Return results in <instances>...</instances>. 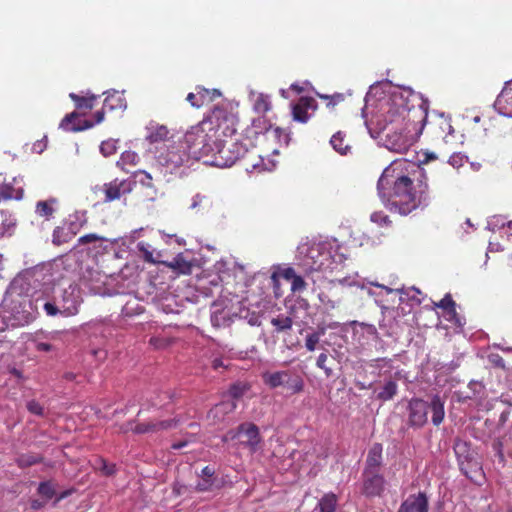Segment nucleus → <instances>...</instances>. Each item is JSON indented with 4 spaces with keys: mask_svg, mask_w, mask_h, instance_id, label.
<instances>
[{
    "mask_svg": "<svg viewBox=\"0 0 512 512\" xmlns=\"http://www.w3.org/2000/svg\"><path fill=\"white\" fill-rule=\"evenodd\" d=\"M74 236L73 231L69 230V228L63 224L53 230L52 242L54 245L60 246L69 242Z\"/></svg>",
    "mask_w": 512,
    "mask_h": 512,
    "instance_id": "obj_40",
    "label": "nucleus"
},
{
    "mask_svg": "<svg viewBox=\"0 0 512 512\" xmlns=\"http://www.w3.org/2000/svg\"><path fill=\"white\" fill-rule=\"evenodd\" d=\"M210 124V128L217 138L229 137L235 134L237 130L238 117L228 106H216L210 114L203 120Z\"/></svg>",
    "mask_w": 512,
    "mask_h": 512,
    "instance_id": "obj_10",
    "label": "nucleus"
},
{
    "mask_svg": "<svg viewBox=\"0 0 512 512\" xmlns=\"http://www.w3.org/2000/svg\"><path fill=\"white\" fill-rule=\"evenodd\" d=\"M42 295L39 308H42L46 315L51 317L75 316L83 302L81 288L78 284L66 279L54 282L51 274L42 289Z\"/></svg>",
    "mask_w": 512,
    "mask_h": 512,
    "instance_id": "obj_6",
    "label": "nucleus"
},
{
    "mask_svg": "<svg viewBox=\"0 0 512 512\" xmlns=\"http://www.w3.org/2000/svg\"><path fill=\"white\" fill-rule=\"evenodd\" d=\"M398 392V385L394 380H387L376 391V398L380 401L391 400Z\"/></svg>",
    "mask_w": 512,
    "mask_h": 512,
    "instance_id": "obj_36",
    "label": "nucleus"
},
{
    "mask_svg": "<svg viewBox=\"0 0 512 512\" xmlns=\"http://www.w3.org/2000/svg\"><path fill=\"white\" fill-rule=\"evenodd\" d=\"M437 307L442 308L448 312V310L452 309L456 306L454 300L452 299L450 294H446L439 303L436 304Z\"/></svg>",
    "mask_w": 512,
    "mask_h": 512,
    "instance_id": "obj_64",
    "label": "nucleus"
},
{
    "mask_svg": "<svg viewBox=\"0 0 512 512\" xmlns=\"http://www.w3.org/2000/svg\"><path fill=\"white\" fill-rule=\"evenodd\" d=\"M56 204H57V200L55 198H50L45 201H38L36 204L35 212L40 217L49 219L50 217H52V215L55 211Z\"/></svg>",
    "mask_w": 512,
    "mask_h": 512,
    "instance_id": "obj_42",
    "label": "nucleus"
},
{
    "mask_svg": "<svg viewBox=\"0 0 512 512\" xmlns=\"http://www.w3.org/2000/svg\"><path fill=\"white\" fill-rule=\"evenodd\" d=\"M446 320L453 322L457 327H463L464 321L462 318L457 314L456 307H453L452 309L448 310L446 313Z\"/></svg>",
    "mask_w": 512,
    "mask_h": 512,
    "instance_id": "obj_61",
    "label": "nucleus"
},
{
    "mask_svg": "<svg viewBox=\"0 0 512 512\" xmlns=\"http://www.w3.org/2000/svg\"><path fill=\"white\" fill-rule=\"evenodd\" d=\"M162 264L183 275L190 274L193 267L192 261L188 260L182 253L177 254L171 261H163Z\"/></svg>",
    "mask_w": 512,
    "mask_h": 512,
    "instance_id": "obj_29",
    "label": "nucleus"
},
{
    "mask_svg": "<svg viewBox=\"0 0 512 512\" xmlns=\"http://www.w3.org/2000/svg\"><path fill=\"white\" fill-rule=\"evenodd\" d=\"M23 178L14 177L12 182L4 183L0 189V195L5 200H20L23 197Z\"/></svg>",
    "mask_w": 512,
    "mask_h": 512,
    "instance_id": "obj_27",
    "label": "nucleus"
},
{
    "mask_svg": "<svg viewBox=\"0 0 512 512\" xmlns=\"http://www.w3.org/2000/svg\"><path fill=\"white\" fill-rule=\"evenodd\" d=\"M339 283L347 286H357L362 289L366 288L365 280L362 279L358 274L339 279Z\"/></svg>",
    "mask_w": 512,
    "mask_h": 512,
    "instance_id": "obj_51",
    "label": "nucleus"
},
{
    "mask_svg": "<svg viewBox=\"0 0 512 512\" xmlns=\"http://www.w3.org/2000/svg\"><path fill=\"white\" fill-rule=\"evenodd\" d=\"M263 382L271 389L285 388L290 394H298L304 389V380L296 372L281 370L265 372L262 375Z\"/></svg>",
    "mask_w": 512,
    "mask_h": 512,
    "instance_id": "obj_11",
    "label": "nucleus"
},
{
    "mask_svg": "<svg viewBox=\"0 0 512 512\" xmlns=\"http://www.w3.org/2000/svg\"><path fill=\"white\" fill-rule=\"evenodd\" d=\"M377 194L386 209L402 216L423 210L431 202L425 170L407 160H394L383 170Z\"/></svg>",
    "mask_w": 512,
    "mask_h": 512,
    "instance_id": "obj_2",
    "label": "nucleus"
},
{
    "mask_svg": "<svg viewBox=\"0 0 512 512\" xmlns=\"http://www.w3.org/2000/svg\"><path fill=\"white\" fill-rule=\"evenodd\" d=\"M38 493L47 499H51L55 495L53 484L49 481L41 482L38 486Z\"/></svg>",
    "mask_w": 512,
    "mask_h": 512,
    "instance_id": "obj_55",
    "label": "nucleus"
},
{
    "mask_svg": "<svg viewBox=\"0 0 512 512\" xmlns=\"http://www.w3.org/2000/svg\"><path fill=\"white\" fill-rule=\"evenodd\" d=\"M370 219L380 226H388L390 224L389 217L381 211L372 213Z\"/></svg>",
    "mask_w": 512,
    "mask_h": 512,
    "instance_id": "obj_59",
    "label": "nucleus"
},
{
    "mask_svg": "<svg viewBox=\"0 0 512 512\" xmlns=\"http://www.w3.org/2000/svg\"><path fill=\"white\" fill-rule=\"evenodd\" d=\"M445 401L435 394L431 397L430 402L421 398H412L407 405L408 425L418 429L423 427L428 421V411H431V421L434 426H439L445 417Z\"/></svg>",
    "mask_w": 512,
    "mask_h": 512,
    "instance_id": "obj_9",
    "label": "nucleus"
},
{
    "mask_svg": "<svg viewBox=\"0 0 512 512\" xmlns=\"http://www.w3.org/2000/svg\"><path fill=\"white\" fill-rule=\"evenodd\" d=\"M272 273L269 276V281L275 289L279 286V276L291 282V291L293 293H301L306 289V282L302 273H297L293 267L281 268L279 265L272 267Z\"/></svg>",
    "mask_w": 512,
    "mask_h": 512,
    "instance_id": "obj_13",
    "label": "nucleus"
},
{
    "mask_svg": "<svg viewBox=\"0 0 512 512\" xmlns=\"http://www.w3.org/2000/svg\"><path fill=\"white\" fill-rule=\"evenodd\" d=\"M167 135L168 130L165 126L152 128L146 136V141L149 142L148 152L154 155L155 146L165 142H172L171 140H166Z\"/></svg>",
    "mask_w": 512,
    "mask_h": 512,
    "instance_id": "obj_30",
    "label": "nucleus"
},
{
    "mask_svg": "<svg viewBox=\"0 0 512 512\" xmlns=\"http://www.w3.org/2000/svg\"><path fill=\"white\" fill-rule=\"evenodd\" d=\"M203 120L191 126L181 138L194 162L202 161L205 165L228 168L234 165L248 151L252 142H232L225 147L224 140L217 138Z\"/></svg>",
    "mask_w": 512,
    "mask_h": 512,
    "instance_id": "obj_4",
    "label": "nucleus"
},
{
    "mask_svg": "<svg viewBox=\"0 0 512 512\" xmlns=\"http://www.w3.org/2000/svg\"><path fill=\"white\" fill-rule=\"evenodd\" d=\"M35 348L37 351L40 352H56L55 351V345L51 344L47 339H45V336L43 335L42 338L37 337L34 340Z\"/></svg>",
    "mask_w": 512,
    "mask_h": 512,
    "instance_id": "obj_52",
    "label": "nucleus"
},
{
    "mask_svg": "<svg viewBox=\"0 0 512 512\" xmlns=\"http://www.w3.org/2000/svg\"><path fill=\"white\" fill-rule=\"evenodd\" d=\"M386 488V480L379 471L363 470L362 493L366 497L381 496Z\"/></svg>",
    "mask_w": 512,
    "mask_h": 512,
    "instance_id": "obj_15",
    "label": "nucleus"
},
{
    "mask_svg": "<svg viewBox=\"0 0 512 512\" xmlns=\"http://www.w3.org/2000/svg\"><path fill=\"white\" fill-rule=\"evenodd\" d=\"M70 99L75 103V106L78 109H92L94 106V101L97 99V96L94 94H90L88 97L79 96L76 93L69 94Z\"/></svg>",
    "mask_w": 512,
    "mask_h": 512,
    "instance_id": "obj_46",
    "label": "nucleus"
},
{
    "mask_svg": "<svg viewBox=\"0 0 512 512\" xmlns=\"http://www.w3.org/2000/svg\"><path fill=\"white\" fill-rule=\"evenodd\" d=\"M231 438L235 439L241 436L246 437L245 441H241V444L248 448L251 453H255L260 449L262 438L260 436L259 428L251 422L241 423L235 432H230Z\"/></svg>",
    "mask_w": 512,
    "mask_h": 512,
    "instance_id": "obj_14",
    "label": "nucleus"
},
{
    "mask_svg": "<svg viewBox=\"0 0 512 512\" xmlns=\"http://www.w3.org/2000/svg\"><path fill=\"white\" fill-rule=\"evenodd\" d=\"M265 138L267 140H273L280 145L287 146L290 141V135L289 133L285 132L283 129L279 127H271L268 129V133L266 134Z\"/></svg>",
    "mask_w": 512,
    "mask_h": 512,
    "instance_id": "obj_44",
    "label": "nucleus"
},
{
    "mask_svg": "<svg viewBox=\"0 0 512 512\" xmlns=\"http://www.w3.org/2000/svg\"><path fill=\"white\" fill-rule=\"evenodd\" d=\"M139 160L138 154L134 151H124L120 159L117 161V166L124 167L125 165L131 164L135 165L137 164Z\"/></svg>",
    "mask_w": 512,
    "mask_h": 512,
    "instance_id": "obj_48",
    "label": "nucleus"
},
{
    "mask_svg": "<svg viewBox=\"0 0 512 512\" xmlns=\"http://www.w3.org/2000/svg\"><path fill=\"white\" fill-rule=\"evenodd\" d=\"M506 227V218L501 215H494L487 221L486 228L492 232Z\"/></svg>",
    "mask_w": 512,
    "mask_h": 512,
    "instance_id": "obj_49",
    "label": "nucleus"
},
{
    "mask_svg": "<svg viewBox=\"0 0 512 512\" xmlns=\"http://www.w3.org/2000/svg\"><path fill=\"white\" fill-rule=\"evenodd\" d=\"M86 211H76L73 214L69 215L68 219L64 223L69 230L73 231V234L76 235L80 229L87 223Z\"/></svg>",
    "mask_w": 512,
    "mask_h": 512,
    "instance_id": "obj_35",
    "label": "nucleus"
},
{
    "mask_svg": "<svg viewBox=\"0 0 512 512\" xmlns=\"http://www.w3.org/2000/svg\"><path fill=\"white\" fill-rule=\"evenodd\" d=\"M468 161V157L460 152L453 153L449 159L448 164L455 169L461 168Z\"/></svg>",
    "mask_w": 512,
    "mask_h": 512,
    "instance_id": "obj_54",
    "label": "nucleus"
},
{
    "mask_svg": "<svg viewBox=\"0 0 512 512\" xmlns=\"http://www.w3.org/2000/svg\"><path fill=\"white\" fill-rule=\"evenodd\" d=\"M260 162L261 163L253 164V168L263 171H272L276 166V162L274 160L267 159V161H265L264 158L260 157Z\"/></svg>",
    "mask_w": 512,
    "mask_h": 512,
    "instance_id": "obj_62",
    "label": "nucleus"
},
{
    "mask_svg": "<svg viewBox=\"0 0 512 512\" xmlns=\"http://www.w3.org/2000/svg\"><path fill=\"white\" fill-rule=\"evenodd\" d=\"M345 135L338 131L330 139V144L332 148L341 155H346L350 151V146L348 144H344Z\"/></svg>",
    "mask_w": 512,
    "mask_h": 512,
    "instance_id": "obj_45",
    "label": "nucleus"
},
{
    "mask_svg": "<svg viewBox=\"0 0 512 512\" xmlns=\"http://www.w3.org/2000/svg\"><path fill=\"white\" fill-rule=\"evenodd\" d=\"M410 98L421 96L409 87H396L389 82L375 83L366 93L361 111L365 126L370 136L390 151L405 153L413 144Z\"/></svg>",
    "mask_w": 512,
    "mask_h": 512,
    "instance_id": "obj_1",
    "label": "nucleus"
},
{
    "mask_svg": "<svg viewBox=\"0 0 512 512\" xmlns=\"http://www.w3.org/2000/svg\"><path fill=\"white\" fill-rule=\"evenodd\" d=\"M494 108L499 114L512 118V79L505 83L497 96Z\"/></svg>",
    "mask_w": 512,
    "mask_h": 512,
    "instance_id": "obj_23",
    "label": "nucleus"
},
{
    "mask_svg": "<svg viewBox=\"0 0 512 512\" xmlns=\"http://www.w3.org/2000/svg\"><path fill=\"white\" fill-rule=\"evenodd\" d=\"M271 324L274 326L276 333H282L291 330L293 320L290 316L279 314L271 319Z\"/></svg>",
    "mask_w": 512,
    "mask_h": 512,
    "instance_id": "obj_43",
    "label": "nucleus"
},
{
    "mask_svg": "<svg viewBox=\"0 0 512 512\" xmlns=\"http://www.w3.org/2000/svg\"><path fill=\"white\" fill-rule=\"evenodd\" d=\"M271 127L272 125L264 117H258L254 119L251 126L245 130L244 138L242 140H236L235 142L249 143V141H251L252 145L249 147L250 150L255 145L253 138H258L260 135L265 137L268 133V129Z\"/></svg>",
    "mask_w": 512,
    "mask_h": 512,
    "instance_id": "obj_25",
    "label": "nucleus"
},
{
    "mask_svg": "<svg viewBox=\"0 0 512 512\" xmlns=\"http://www.w3.org/2000/svg\"><path fill=\"white\" fill-rule=\"evenodd\" d=\"M170 342L171 340L169 337L161 334L152 336L149 340L150 345H152L156 349L165 348L170 344Z\"/></svg>",
    "mask_w": 512,
    "mask_h": 512,
    "instance_id": "obj_56",
    "label": "nucleus"
},
{
    "mask_svg": "<svg viewBox=\"0 0 512 512\" xmlns=\"http://www.w3.org/2000/svg\"><path fill=\"white\" fill-rule=\"evenodd\" d=\"M453 449L461 472L467 478L473 479V473L480 470V463L476 460L470 444L462 439H456Z\"/></svg>",
    "mask_w": 512,
    "mask_h": 512,
    "instance_id": "obj_12",
    "label": "nucleus"
},
{
    "mask_svg": "<svg viewBox=\"0 0 512 512\" xmlns=\"http://www.w3.org/2000/svg\"><path fill=\"white\" fill-rule=\"evenodd\" d=\"M39 460L40 459L37 456L25 454L18 457L17 463L20 467H29L38 463Z\"/></svg>",
    "mask_w": 512,
    "mask_h": 512,
    "instance_id": "obj_57",
    "label": "nucleus"
},
{
    "mask_svg": "<svg viewBox=\"0 0 512 512\" xmlns=\"http://www.w3.org/2000/svg\"><path fill=\"white\" fill-rule=\"evenodd\" d=\"M368 284L371 286H376L378 288H381V289L385 290L388 294L393 293V292L399 293L400 303H407L410 307L418 306L422 303V298H421L422 293L418 288H416L414 286L408 287V288L402 287V288L392 289V288H389V287L379 284V283L368 282Z\"/></svg>",
    "mask_w": 512,
    "mask_h": 512,
    "instance_id": "obj_17",
    "label": "nucleus"
},
{
    "mask_svg": "<svg viewBox=\"0 0 512 512\" xmlns=\"http://www.w3.org/2000/svg\"><path fill=\"white\" fill-rule=\"evenodd\" d=\"M30 320V314L26 312L13 313V310L0 311V332L9 328L24 326Z\"/></svg>",
    "mask_w": 512,
    "mask_h": 512,
    "instance_id": "obj_22",
    "label": "nucleus"
},
{
    "mask_svg": "<svg viewBox=\"0 0 512 512\" xmlns=\"http://www.w3.org/2000/svg\"><path fill=\"white\" fill-rule=\"evenodd\" d=\"M320 342V339L315 335L314 333H308L305 338V348L312 352L316 350L318 343Z\"/></svg>",
    "mask_w": 512,
    "mask_h": 512,
    "instance_id": "obj_60",
    "label": "nucleus"
},
{
    "mask_svg": "<svg viewBox=\"0 0 512 512\" xmlns=\"http://www.w3.org/2000/svg\"><path fill=\"white\" fill-rule=\"evenodd\" d=\"M50 279L44 268H33L19 273L9 284L6 293L14 296H29L34 309L38 310L43 298L42 289Z\"/></svg>",
    "mask_w": 512,
    "mask_h": 512,
    "instance_id": "obj_8",
    "label": "nucleus"
},
{
    "mask_svg": "<svg viewBox=\"0 0 512 512\" xmlns=\"http://www.w3.org/2000/svg\"><path fill=\"white\" fill-rule=\"evenodd\" d=\"M336 239H305L297 247L295 266L304 276L315 282V274L331 273L344 262Z\"/></svg>",
    "mask_w": 512,
    "mask_h": 512,
    "instance_id": "obj_5",
    "label": "nucleus"
},
{
    "mask_svg": "<svg viewBox=\"0 0 512 512\" xmlns=\"http://www.w3.org/2000/svg\"><path fill=\"white\" fill-rule=\"evenodd\" d=\"M51 344L55 345V351L62 349L68 342L69 334L66 331H52L44 334Z\"/></svg>",
    "mask_w": 512,
    "mask_h": 512,
    "instance_id": "obj_41",
    "label": "nucleus"
},
{
    "mask_svg": "<svg viewBox=\"0 0 512 512\" xmlns=\"http://www.w3.org/2000/svg\"><path fill=\"white\" fill-rule=\"evenodd\" d=\"M429 503L425 493L409 495L400 505L397 512H428Z\"/></svg>",
    "mask_w": 512,
    "mask_h": 512,
    "instance_id": "obj_24",
    "label": "nucleus"
},
{
    "mask_svg": "<svg viewBox=\"0 0 512 512\" xmlns=\"http://www.w3.org/2000/svg\"><path fill=\"white\" fill-rule=\"evenodd\" d=\"M212 204V199L209 196L197 193L192 197L189 209L196 213L207 212L212 208Z\"/></svg>",
    "mask_w": 512,
    "mask_h": 512,
    "instance_id": "obj_34",
    "label": "nucleus"
},
{
    "mask_svg": "<svg viewBox=\"0 0 512 512\" xmlns=\"http://www.w3.org/2000/svg\"><path fill=\"white\" fill-rule=\"evenodd\" d=\"M116 144L117 141L112 139L103 141L100 145L101 154L105 157L113 155L117 150Z\"/></svg>",
    "mask_w": 512,
    "mask_h": 512,
    "instance_id": "obj_53",
    "label": "nucleus"
},
{
    "mask_svg": "<svg viewBox=\"0 0 512 512\" xmlns=\"http://www.w3.org/2000/svg\"><path fill=\"white\" fill-rule=\"evenodd\" d=\"M338 505V497L336 494L325 493L318 501L315 510L317 512H335Z\"/></svg>",
    "mask_w": 512,
    "mask_h": 512,
    "instance_id": "obj_33",
    "label": "nucleus"
},
{
    "mask_svg": "<svg viewBox=\"0 0 512 512\" xmlns=\"http://www.w3.org/2000/svg\"><path fill=\"white\" fill-rule=\"evenodd\" d=\"M317 108V102L312 97H301L297 103L291 104L292 118L299 123H307L311 118L309 110L314 111Z\"/></svg>",
    "mask_w": 512,
    "mask_h": 512,
    "instance_id": "obj_18",
    "label": "nucleus"
},
{
    "mask_svg": "<svg viewBox=\"0 0 512 512\" xmlns=\"http://www.w3.org/2000/svg\"><path fill=\"white\" fill-rule=\"evenodd\" d=\"M382 452V445L374 443L368 451L364 470L379 471L382 465Z\"/></svg>",
    "mask_w": 512,
    "mask_h": 512,
    "instance_id": "obj_28",
    "label": "nucleus"
},
{
    "mask_svg": "<svg viewBox=\"0 0 512 512\" xmlns=\"http://www.w3.org/2000/svg\"><path fill=\"white\" fill-rule=\"evenodd\" d=\"M180 423L179 418H173L169 420L162 421H151L148 423H140L135 424L134 422H129L125 428H123L124 432L133 431L136 434L142 433H155L163 430H168L171 428H175Z\"/></svg>",
    "mask_w": 512,
    "mask_h": 512,
    "instance_id": "obj_16",
    "label": "nucleus"
},
{
    "mask_svg": "<svg viewBox=\"0 0 512 512\" xmlns=\"http://www.w3.org/2000/svg\"><path fill=\"white\" fill-rule=\"evenodd\" d=\"M77 117H78V113L77 112H72L70 114H67L61 120V122L59 124V128L65 130V131H72V132H79V131H83V130H86V129H90V128L94 127V125L100 124L104 120V111L103 110H99V111H97L94 114V117H95V121L94 122L89 121V120H85L83 122V124H81V125L70 126L72 121L75 118H77Z\"/></svg>",
    "mask_w": 512,
    "mask_h": 512,
    "instance_id": "obj_21",
    "label": "nucleus"
},
{
    "mask_svg": "<svg viewBox=\"0 0 512 512\" xmlns=\"http://www.w3.org/2000/svg\"><path fill=\"white\" fill-rule=\"evenodd\" d=\"M137 248L145 262L152 264L163 263L161 252L154 249L150 244L139 242Z\"/></svg>",
    "mask_w": 512,
    "mask_h": 512,
    "instance_id": "obj_31",
    "label": "nucleus"
},
{
    "mask_svg": "<svg viewBox=\"0 0 512 512\" xmlns=\"http://www.w3.org/2000/svg\"><path fill=\"white\" fill-rule=\"evenodd\" d=\"M144 311L143 305L136 297H129L128 300L123 304L121 315L123 317H132L139 315Z\"/></svg>",
    "mask_w": 512,
    "mask_h": 512,
    "instance_id": "obj_38",
    "label": "nucleus"
},
{
    "mask_svg": "<svg viewBox=\"0 0 512 512\" xmlns=\"http://www.w3.org/2000/svg\"><path fill=\"white\" fill-rule=\"evenodd\" d=\"M81 282L93 294H101L105 284L104 275L97 270H86Z\"/></svg>",
    "mask_w": 512,
    "mask_h": 512,
    "instance_id": "obj_26",
    "label": "nucleus"
},
{
    "mask_svg": "<svg viewBox=\"0 0 512 512\" xmlns=\"http://www.w3.org/2000/svg\"><path fill=\"white\" fill-rule=\"evenodd\" d=\"M250 97L253 101V109L257 113H266L271 109V101L268 95L251 92Z\"/></svg>",
    "mask_w": 512,
    "mask_h": 512,
    "instance_id": "obj_39",
    "label": "nucleus"
},
{
    "mask_svg": "<svg viewBox=\"0 0 512 512\" xmlns=\"http://www.w3.org/2000/svg\"><path fill=\"white\" fill-rule=\"evenodd\" d=\"M194 164L182 139L155 146L154 167L163 176L181 177Z\"/></svg>",
    "mask_w": 512,
    "mask_h": 512,
    "instance_id": "obj_7",
    "label": "nucleus"
},
{
    "mask_svg": "<svg viewBox=\"0 0 512 512\" xmlns=\"http://www.w3.org/2000/svg\"><path fill=\"white\" fill-rule=\"evenodd\" d=\"M327 359H328L327 354H326V353H321V354L318 356V358H317L316 366H317L318 368L322 369V370L324 371V373H325V375H326L327 377H330V376H332L333 371H332V369H331V368H329V367H327V366H326V364H325V363H326Z\"/></svg>",
    "mask_w": 512,
    "mask_h": 512,
    "instance_id": "obj_58",
    "label": "nucleus"
},
{
    "mask_svg": "<svg viewBox=\"0 0 512 512\" xmlns=\"http://www.w3.org/2000/svg\"><path fill=\"white\" fill-rule=\"evenodd\" d=\"M106 94L107 96L104 100V108H108L109 110L126 109L127 104L123 93L112 90L111 92L107 91Z\"/></svg>",
    "mask_w": 512,
    "mask_h": 512,
    "instance_id": "obj_32",
    "label": "nucleus"
},
{
    "mask_svg": "<svg viewBox=\"0 0 512 512\" xmlns=\"http://www.w3.org/2000/svg\"><path fill=\"white\" fill-rule=\"evenodd\" d=\"M215 274L200 280L197 290L206 297L218 296L211 306V323L214 327H225L232 322L229 304L239 293H244L250 285L245 266L236 262L218 261L214 265Z\"/></svg>",
    "mask_w": 512,
    "mask_h": 512,
    "instance_id": "obj_3",
    "label": "nucleus"
},
{
    "mask_svg": "<svg viewBox=\"0 0 512 512\" xmlns=\"http://www.w3.org/2000/svg\"><path fill=\"white\" fill-rule=\"evenodd\" d=\"M219 487L220 485L216 484V479L200 478L196 484V490L199 492H209Z\"/></svg>",
    "mask_w": 512,
    "mask_h": 512,
    "instance_id": "obj_50",
    "label": "nucleus"
},
{
    "mask_svg": "<svg viewBox=\"0 0 512 512\" xmlns=\"http://www.w3.org/2000/svg\"><path fill=\"white\" fill-rule=\"evenodd\" d=\"M469 393L463 398L473 400L479 410H490L491 404L487 400V391L482 382L472 380L468 384Z\"/></svg>",
    "mask_w": 512,
    "mask_h": 512,
    "instance_id": "obj_20",
    "label": "nucleus"
},
{
    "mask_svg": "<svg viewBox=\"0 0 512 512\" xmlns=\"http://www.w3.org/2000/svg\"><path fill=\"white\" fill-rule=\"evenodd\" d=\"M15 224V217L9 211L0 209V238L10 235Z\"/></svg>",
    "mask_w": 512,
    "mask_h": 512,
    "instance_id": "obj_37",
    "label": "nucleus"
},
{
    "mask_svg": "<svg viewBox=\"0 0 512 512\" xmlns=\"http://www.w3.org/2000/svg\"><path fill=\"white\" fill-rule=\"evenodd\" d=\"M102 473L106 476H111L116 472L115 464L108 463L104 459L99 460V467Z\"/></svg>",
    "mask_w": 512,
    "mask_h": 512,
    "instance_id": "obj_63",
    "label": "nucleus"
},
{
    "mask_svg": "<svg viewBox=\"0 0 512 512\" xmlns=\"http://www.w3.org/2000/svg\"><path fill=\"white\" fill-rule=\"evenodd\" d=\"M134 186L135 181L131 179H115L105 184V200L108 202L117 200L122 195L130 193Z\"/></svg>",
    "mask_w": 512,
    "mask_h": 512,
    "instance_id": "obj_19",
    "label": "nucleus"
},
{
    "mask_svg": "<svg viewBox=\"0 0 512 512\" xmlns=\"http://www.w3.org/2000/svg\"><path fill=\"white\" fill-rule=\"evenodd\" d=\"M318 299L326 312L335 309L339 303L338 300L333 299L327 292L324 291L318 293Z\"/></svg>",
    "mask_w": 512,
    "mask_h": 512,
    "instance_id": "obj_47",
    "label": "nucleus"
}]
</instances>
